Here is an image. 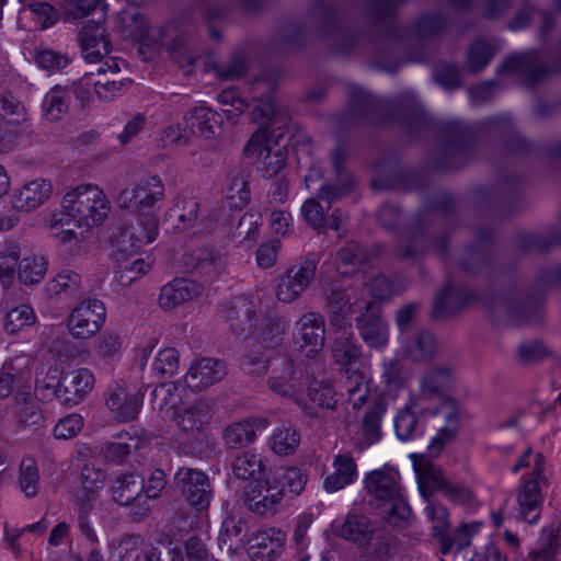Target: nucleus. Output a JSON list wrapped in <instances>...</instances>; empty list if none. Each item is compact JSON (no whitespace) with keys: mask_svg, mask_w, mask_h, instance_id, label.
<instances>
[{"mask_svg":"<svg viewBox=\"0 0 561 561\" xmlns=\"http://www.w3.org/2000/svg\"><path fill=\"white\" fill-rule=\"evenodd\" d=\"M307 382L308 376L301 364L289 357H278L271 362L267 387L274 394L298 403L301 387Z\"/></svg>","mask_w":561,"mask_h":561,"instance_id":"obj_10","label":"nucleus"},{"mask_svg":"<svg viewBox=\"0 0 561 561\" xmlns=\"http://www.w3.org/2000/svg\"><path fill=\"white\" fill-rule=\"evenodd\" d=\"M448 21L440 11L420 15L412 25L391 23L385 33L388 43L408 48L412 44L432 38L447 27Z\"/></svg>","mask_w":561,"mask_h":561,"instance_id":"obj_9","label":"nucleus"},{"mask_svg":"<svg viewBox=\"0 0 561 561\" xmlns=\"http://www.w3.org/2000/svg\"><path fill=\"white\" fill-rule=\"evenodd\" d=\"M53 193V184L47 179H35L15 187L10 195L13 210L31 213L44 205Z\"/></svg>","mask_w":561,"mask_h":561,"instance_id":"obj_19","label":"nucleus"},{"mask_svg":"<svg viewBox=\"0 0 561 561\" xmlns=\"http://www.w3.org/2000/svg\"><path fill=\"white\" fill-rule=\"evenodd\" d=\"M371 255L366 249L356 242H350L336 254L335 265L337 271L343 274H352L356 270H364L365 265L369 263Z\"/></svg>","mask_w":561,"mask_h":561,"instance_id":"obj_39","label":"nucleus"},{"mask_svg":"<svg viewBox=\"0 0 561 561\" xmlns=\"http://www.w3.org/2000/svg\"><path fill=\"white\" fill-rule=\"evenodd\" d=\"M327 301L332 312V322L336 324L352 312H362L368 300L362 296L356 297L354 289L333 285L327 295Z\"/></svg>","mask_w":561,"mask_h":561,"instance_id":"obj_28","label":"nucleus"},{"mask_svg":"<svg viewBox=\"0 0 561 561\" xmlns=\"http://www.w3.org/2000/svg\"><path fill=\"white\" fill-rule=\"evenodd\" d=\"M260 308L261 301L257 297L238 296L227 306L225 317L236 334L248 337L256 330Z\"/></svg>","mask_w":561,"mask_h":561,"instance_id":"obj_16","label":"nucleus"},{"mask_svg":"<svg viewBox=\"0 0 561 561\" xmlns=\"http://www.w3.org/2000/svg\"><path fill=\"white\" fill-rule=\"evenodd\" d=\"M523 469H528L529 472L517 494L519 517L531 525L539 519L540 505L543 501L541 488L547 485L545 457L527 448L512 471L517 473Z\"/></svg>","mask_w":561,"mask_h":561,"instance_id":"obj_5","label":"nucleus"},{"mask_svg":"<svg viewBox=\"0 0 561 561\" xmlns=\"http://www.w3.org/2000/svg\"><path fill=\"white\" fill-rule=\"evenodd\" d=\"M81 284L82 279L78 273L71 270H62L47 283L46 290L49 297L56 299L75 298L82 291Z\"/></svg>","mask_w":561,"mask_h":561,"instance_id":"obj_41","label":"nucleus"},{"mask_svg":"<svg viewBox=\"0 0 561 561\" xmlns=\"http://www.w3.org/2000/svg\"><path fill=\"white\" fill-rule=\"evenodd\" d=\"M0 116L10 125H19L26 121L24 105L10 92L0 96Z\"/></svg>","mask_w":561,"mask_h":561,"instance_id":"obj_60","label":"nucleus"},{"mask_svg":"<svg viewBox=\"0 0 561 561\" xmlns=\"http://www.w3.org/2000/svg\"><path fill=\"white\" fill-rule=\"evenodd\" d=\"M366 489L377 500L387 502L403 493L399 484V473L390 470H376L365 479Z\"/></svg>","mask_w":561,"mask_h":561,"instance_id":"obj_31","label":"nucleus"},{"mask_svg":"<svg viewBox=\"0 0 561 561\" xmlns=\"http://www.w3.org/2000/svg\"><path fill=\"white\" fill-rule=\"evenodd\" d=\"M69 93L59 85L50 89L44 96L42 111L44 117L49 122H56L68 112Z\"/></svg>","mask_w":561,"mask_h":561,"instance_id":"obj_44","label":"nucleus"},{"mask_svg":"<svg viewBox=\"0 0 561 561\" xmlns=\"http://www.w3.org/2000/svg\"><path fill=\"white\" fill-rule=\"evenodd\" d=\"M19 485L27 497H34L38 492L39 472L33 458H24L20 466Z\"/></svg>","mask_w":561,"mask_h":561,"instance_id":"obj_57","label":"nucleus"},{"mask_svg":"<svg viewBox=\"0 0 561 561\" xmlns=\"http://www.w3.org/2000/svg\"><path fill=\"white\" fill-rule=\"evenodd\" d=\"M344 158L345 154L341 148L335 149L331 156L333 168L339 176V184L321 185L317 197L308 198L300 208V214L308 226L320 232L327 230V218L319 199L324 201L329 209L333 203L347 195L354 187L353 178L342 173Z\"/></svg>","mask_w":561,"mask_h":561,"instance_id":"obj_7","label":"nucleus"},{"mask_svg":"<svg viewBox=\"0 0 561 561\" xmlns=\"http://www.w3.org/2000/svg\"><path fill=\"white\" fill-rule=\"evenodd\" d=\"M332 358L334 364L340 367L344 374L358 368L362 360V351L355 344L353 333L343 331L335 337L332 345Z\"/></svg>","mask_w":561,"mask_h":561,"instance_id":"obj_32","label":"nucleus"},{"mask_svg":"<svg viewBox=\"0 0 561 561\" xmlns=\"http://www.w3.org/2000/svg\"><path fill=\"white\" fill-rule=\"evenodd\" d=\"M307 401L299 399V407L304 410L305 414L309 417H317V409L334 410L337 403L336 392L333 386L327 380H312L308 381Z\"/></svg>","mask_w":561,"mask_h":561,"instance_id":"obj_27","label":"nucleus"},{"mask_svg":"<svg viewBox=\"0 0 561 561\" xmlns=\"http://www.w3.org/2000/svg\"><path fill=\"white\" fill-rule=\"evenodd\" d=\"M152 266V259L150 255L145 257H137L131 263H127L119 266V271H116V277L123 285H129L135 282L138 277L145 275L150 271Z\"/></svg>","mask_w":561,"mask_h":561,"instance_id":"obj_63","label":"nucleus"},{"mask_svg":"<svg viewBox=\"0 0 561 561\" xmlns=\"http://www.w3.org/2000/svg\"><path fill=\"white\" fill-rule=\"evenodd\" d=\"M99 8V18L88 21L79 34L82 55L88 62H98L111 51V42L101 24L105 16L104 7L100 0H70L66 4V15L75 20L87 18Z\"/></svg>","mask_w":561,"mask_h":561,"instance_id":"obj_6","label":"nucleus"},{"mask_svg":"<svg viewBox=\"0 0 561 561\" xmlns=\"http://www.w3.org/2000/svg\"><path fill=\"white\" fill-rule=\"evenodd\" d=\"M276 105L272 99H259L250 112L251 121L260 125L259 130L250 138L244 147V153L251 157L259 154L257 170L265 179L276 176L285 167L287 151L279 144L282 135H273L270 126L275 124Z\"/></svg>","mask_w":561,"mask_h":561,"instance_id":"obj_3","label":"nucleus"},{"mask_svg":"<svg viewBox=\"0 0 561 561\" xmlns=\"http://www.w3.org/2000/svg\"><path fill=\"white\" fill-rule=\"evenodd\" d=\"M308 476L297 467L279 468L250 481L243 490L244 504L259 515H275L306 488Z\"/></svg>","mask_w":561,"mask_h":561,"instance_id":"obj_2","label":"nucleus"},{"mask_svg":"<svg viewBox=\"0 0 561 561\" xmlns=\"http://www.w3.org/2000/svg\"><path fill=\"white\" fill-rule=\"evenodd\" d=\"M164 191L162 180L150 175L118 194L117 204L121 208H133L141 215L136 225L121 227L114 237L113 244L118 253L126 256L135 254L157 238L159 221L152 210L163 202Z\"/></svg>","mask_w":561,"mask_h":561,"instance_id":"obj_1","label":"nucleus"},{"mask_svg":"<svg viewBox=\"0 0 561 561\" xmlns=\"http://www.w3.org/2000/svg\"><path fill=\"white\" fill-rule=\"evenodd\" d=\"M270 422L265 417H247L229 423L222 431V443L227 448L238 449L252 444L259 433L266 430Z\"/></svg>","mask_w":561,"mask_h":561,"instance_id":"obj_24","label":"nucleus"},{"mask_svg":"<svg viewBox=\"0 0 561 561\" xmlns=\"http://www.w3.org/2000/svg\"><path fill=\"white\" fill-rule=\"evenodd\" d=\"M47 261L42 255H30L19 264L18 276L22 284L28 286L39 283L47 271Z\"/></svg>","mask_w":561,"mask_h":561,"instance_id":"obj_49","label":"nucleus"},{"mask_svg":"<svg viewBox=\"0 0 561 561\" xmlns=\"http://www.w3.org/2000/svg\"><path fill=\"white\" fill-rule=\"evenodd\" d=\"M387 411L383 401H376L365 413L363 421V433L368 446L379 442L381 438V420Z\"/></svg>","mask_w":561,"mask_h":561,"instance_id":"obj_47","label":"nucleus"},{"mask_svg":"<svg viewBox=\"0 0 561 561\" xmlns=\"http://www.w3.org/2000/svg\"><path fill=\"white\" fill-rule=\"evenodd\" d=\"M111 211V203L104 191L95 184H80L68 191L61 201V210L53 214V227L62 219L73 221L78 228L89 231L101 225Z\"/></svg>","mask_w":561,"mask_h":561,"instance_id":"obj_4","label":"nucleus"},{"mask_svg":"<svg viewBox=\"0 0 561 561\" xmlns=\"http://www.w3.org/2000/svg\"><path fill=\"white\" fill-rule=\"evenodd\" d=\"M385 503L387 506L383 508V517L388 524L401 526L410 518L412 512L403 493Z\"/></svg>","mask_w":561,"mask_h":561,"instance_id":"obj_64","label":"nucleus"},{"mask_svg":"<svg viewBox=\"0 0 561 561\" xmlns=\"http://www.w3.org/2000/svg\"><path fill=\"white\" fill-rule=\"evenodd\" d=\"M440 411H435V413L440 412L444 415L446 425L438 430L428 444V450L434 456L439 454L445 444L454 438L460 422L457 404L451 397L446 403H440Z\"/></svg>","mask_w":561,"mask_h":561,"instance_id":"obj_36","label":"nucleus"},{"mask_svg":"<svg viewBox=\"0 0 561 561\" xmlns=\"http://www.w3.org/2000/svg\"><path fill=\"white\" fill-rule=\"evenodd\" d=\"M286 535L279 528H267L250 539L248 557L251 561H274L284 550Z\"/></svg>","mask_w":561,"mask_h":561,"instance_id":"obj_25","label":"nucleus"},{"mask_svg":"<svg viewBox=\"0 0 561 561\" xmlns=\"http://www.w3.org/2000/svg\"><path fill=\"white\" fill-rule=\"evenodd\" d=\"M178 484L187 503L197 511L207 508L213 500V490L207 474L193 468H181L175 474Z\"/></svg>","mask_w":561,"mask_h":561,"instance_id":"obj_17","label":"nucleus"},{"mask_svg":"<svg viewBox=\"0 0 561 561\" xmlns=\"http://www.w3.org/2000/svg\"><path fill=\"white\" fill-rule=\"evenodd\" d=\"M436 350L434 335L431 332L422 331L407 344V353L413 360L431 358Z\"/></svg>","mask_w":561,"mask_h":561,"instance_id":"obj_56","label":"nucleus"},{"mask_svg":"<svg viewBox=\"0 0 561 561\" xmlns=\"http://www.w3.org/2000/svg\"><path fill=\"white\" fill-rule=\"evenodd\" d=\"M144 490V479L137 473L118 476L112 485L113 499L121 505H128L140 497Z\"/></svg>","mask_w":561,"mask_h":561,"instance_id":"obj_42","label":"nucleus"},{"mask_svg":"<svg viewBox=\"0 0 561 561\" xmlns=\"http://www.w3.org/2000/svg\"><path fill=\"white\" fill-rule=\"evenodd\" d=\"M427 493L430 492L425 491V495H423L427 503L424 511L428 522L432 524V535H446L450 528L448 511L442 503L431 500Z\"/></svg>","mask_w":561,"mask_h":561,"instance_id":"obj_52","label":"nucleus"},{"mask_svg":"<svg viewBox=\"0 0 561 561\" xmlns=\"http://www.w3.org/2000/svg\"><path fill=\"white\" fill-rule=\"evenodd\" d=\"M224 193L230 207L243 208L250 201L248 173L241 169L230 171L226 179Z\"/></svg>","mask_w":561,"mask_h":561,"instance_id":"obj_38","label":"nucleus"},{"mask_svg":"<svg viewBox=\"0 0 561 561\" xmlns=\"http://www.w3.org/2000/svg\"><path fill=\"white\" fill-rule=\"evenodd\" d=\"M559 543L553 528H543L537 546L527 554V561H556Z\"/></svg>","mask_w":561,"mask_h":561,"instance_id":"obj_54","label":"nucleus"},{"mask_svg":"<svg viewBox=\"0 0 561 561\" xmlns=\"http://www.w3.org/2000/svg\"><path fill=\"white\" fill-rule=\"evenodd\" d=\"M232 472L240 480H254L265 476V466L260 455L252 450L239 454L232 461Z\"/></svg>","mask_w":561,"mask_h":561,"instance_id":"obj_43","label":"nucleus"},{"mask_svg":"<svg viewBox=\"0 0 561 561\" xmlns=\"http://www.w3.org/2000/svg\"><path fill=\"white\" fill-rule=\"evenodd\" d=\"M317 272V262L312 259L302 260L282 274L275 285V296L283 304L297 300L309 287Z\"/></svg>","mask_w":561,"mask_h":561,"instance_id":"obj_13","label":"nucleus"},{"mask_svg":"<svg viewBox=\"0 0 561 561\" xmlns=\"http://www.w3.org/2000/svg\"><path fill=\"white\" fill-rule=\"evenodd\" d=\"M424 408L419 401L412 399L402 408L394 417V431L397 437L402 442L415 439L423 434V426L417 415Z\"/></svg>","mask_w":561,"mask_h":561,"instance_id":"obj_34","label":"nucleus"},{"mask_svg":"<svg viewBox=\"0 0 561 561\" xmlns=\"http://www.w3.org/2000/svg\"><path fill=\"white\" fill-rule=\"evenodd\" d=\"M142 541L139 536L126 535L111 547V556L114 561H138L140 557Z\"/></svg>","mask_w":561,"mask_h":561,"instance_id":"obj_55","label":"nucleus"},{"mask_svg":"<svg viewBox=\"0 0 561 561\" xmlns=\"http://www.w3.org/2000/svg\"><path fill=\"white\" fill-rule=\"evenodd\" d=\"M477 299L472 290L448 283L434 299V316H447Z\"/></svg>","mask_w":561,"mask_h":561,"instance_id":"obj_29","label":"nucleus"},{"mask_svg":"<svg viewBox=\"0 0 561 561\" xmlns=\"http://www.w3.org/2000/svg\"><path fill=\"white\" fill-rule=\"evenodd\" d=\"M332 467L334 471L323 482L324 490L329 493L344 489L358 477L356 462L350 454H337L333 458Z\"/></svg>","mask_w":561,"mask_h":561,"instance_id":"obj_33","label":"nucleus"},{"mask_svg":"<svg viewBox=\"0 0 561 561\" xmlns=\"http://www.w3.org/2000/svg\"><path fill=\"white\" fill-rule=\"evenodd\" d=\"M495 54L494 46L482 38L474 39L467 53L466 65L469 71L478 72L484 69Z\"/></svg>","mask_w":561,"mask_h":561,"instance_id":"obj_48","label":"nucleus"},{"mask_svg":"<svg viewBox=\"0 0 561 561\" xmlns=\"http://www.w3.org/2000/svg\"><path fill=\"white\" fill-rule=\"evenodd\" d=\"M36 322V314L32 307L20 305L8 311L4 318V330L8 334L15 335Z\"/></svg>","mask_w":561,"mask_h":561,"instance_id":"obj_51","label":"nucleus"},{"mask_svg":"<svg viewBox=\"0 0 561 561\" xmlns=\"http://www.w3.org/2000/svg\"><path fill=\"white\" fill-rule=\"evenodd\" d=\"M217 100L219 103L224 105H229V108L222 110L220 114L231 122L236 123L240 115L249 107V104L244 99L240 96V93L237 89H227L218 94Z\"/></svg>","mask_w":561,"mask_h":561,"instance_id":"obj_59","label":"nucleus"},{"mask_svg":"<svg viewBox=\"0 0 561 561\" xmlns=\"http://www.w3.org/2000/svg\"><path fill=\"white\" fill-rule=\"evenodd\" d=\"M445 133L450 137L451 156H460L465 149L471 127L459 119H449L444 124Z\"/></svg>","mask_w":561,"mask_h":561,"instance_id":"obj_61","label":"nucleus"},{"mask_svg":"<svg viewBox=\"0 0 561 561\" xmlns=\"http://www.w3.org/2000/svg\"><path fill=\"white\" fill-rule=\"evenodd\" d=\"M227 376L225 362L213 357L194 360L184 376L186 386L195 391H202L221 381Z\"/></svg>","mask_w":561,"mask_h":561,"instance_id":"obj_20","label":"nucleus"},{"mask_svg":"<svg viewBox=\"0 0 561 561\" xmlns=\"http://www.w3.org/2000/svg\"><path fill=\"white\" fill-rule=\"evenodd\" d=\"M483 304L491 317L499 323L518 327L535 320L539 316L540 305L533 298H522L515 289L486 297Z\"/></svg>","mask_w":561,"mask_h":561,"instance_id":"obj_8","label":"nucleus"},{"mask_svg":"<svg viewBox=\"0 0 561 561\" xmlns=\"http://www.w3.org/2000/svg\"><path fill=\"white\" fill-rule=\"evenodd\" d=\"M325 322L319 312L304 313L295 324V340L301 348H309V353L317 354L324 346Z\"/></svg>","mask_w":561,"mask_h":561,"instance_id":"obj_23","label":"nucleus"},{"mask_svg":"<svg viewBox=\"0 0 561 561\" xmlns=\"http://www.w3.org/2000/svg\"><path fill=\"white\" fill-rule=\"evenodd\" d=\"M286 330L287 325L284 319L278 317L265 318L262 322L259 339L266 347H273L280 343Z\"/></svg>","mask_w":561,"mask_h":561,"instance_id":"obj_62","label":"nucleus"},{"mask_svg":"<svg viewBox=\"0 0 561 561\" xmlns=\"http://www.w3.org/2000/svg\"><path fill=\"white\" fill-rule=\"evenodd\" d=\"M345 375L343 387L347 396V401L354 409H359L366 402L369 389L364 375L358 368L352 369Z\"/></svg>","mask_w":561,"mask_h":561,"instance_id":"obj_46","label":"nucleus"},{"mask_svg":"<svg viewBox=\"0 0 561 561\" xmlns=\"http://www.w3.org/2000/svg\"><path fill=\"white\" fill-rule=\"evenodd\" d=\"M94 382V375L88 368H79L62 378L65 390L69 393L77 394L79 398L88 394L92 390Z\"/></svg>","mask_w":561,"mask_h":561,"instance_id":"obj_53","label":"nucleus"},{"mask_svg":"<svg viewBox=\"0 0 561 561\" xmlns=\"http://www.w3.org/2000/svg\"><path fill=\"white\" fill-rule=\"evenodd\" d=\"M167 216L174 221L173 228L179 232L191 231L192 234H202L211 230V222L201 216L199 203L194 197H175Z\"/></svg>","mask_w":561,"mask_h":561,"instance_id":"obj_14","label":"nucleus"},{"mask_svg":"<svg viewBox=\"0 0 561 561\" xmlns=\"http://www.w3.org/2000/svg\"><path fill=\"white\" fill-rule=\"evenodd\" d=\"M179 352L175 348H162L152 363V371L159 378L172 377L179 370Z\"/></svg>","mask_w":561,"mask_h":561,"instance_id":"obj_58","label":"nucleus"},{"mask_svg":"<svg viewBox=\"0 0 561 561\" xmlns=\"http://www.w3.org/2000/svg\"><path fill=\"white\" fill-rule=\"evenodd\" d=\"M201 289V286L193 280L175 278L161 288L159 296L160 307L164 310H171L198 296Z\"/></svg>","mask_w":561,"mask_h":561,"instance_id":"obj_30","label":"nucleus"},{"mask_svg":"<svg viewBox=\"0 0 561 561\" xmlns=\"http://www.w3.org/2000/svg\"><path fill=\"white\" fill-rule=\"evenodd\" d=\"M144 402V393L128 391L122 383L114 382L108 387L106 405L119 422L134 421Z\"/></svg>","mask_w":561,"mask_h":561,"instance_id":"obj_21","label":"nucleus"},{"mask_svg":"<svg viewBox=\"0 0 561 561\" xmlns=\"http://www.w3.org/2000/svg\"><path fill=\"white\" fill-rule=\"evenodd\" d=\"M335 534L358 545L367 543L375 528L370 519L364 515L350 514L341 525H335Z\"/></svg>","mask_w":561,"mask_h":561,"instance_id":"obj_37","label":"nucleus"},{"mask_svg":"<svg viewBox=\"0 0 561 561\" xmlns=\"http://www.w3.org/2000/svg\"><path fill=\"white\" fill-rule=\"evenodd\" d=\"M190 263L187 267L196 270L210 279L218 277L225 270L226 257L214 247H204L194 250L187 256Z\"/></svg>","mask_w":561,"mask_h":561,"instance_id":"obj_35","label":"nucleus"},{"mask_svg":"<svg viewBox=\"0 0 561 561\" xmlns=\"http://www.w3.org/2000/svg\"><path fill=\"white\" fill-rule=\"evenodd\" d=\"M146 439L137 434L130 432H121L115 436V440L108 443L105 450V459L121 463L128 455L139 449L145 444Z\"/></svg>","mask_w":561,"mask_h":561,"instance_id":"obj_40","label":"nucleus"},{"mask_svg":"<svg viewBox=\"0 0 561 561\" xmlns=\"http://www.w3.org/2000/svg\"><path fill=\"white\" fill-rule=\"evenodd\" d=\"M455 376L450 368L436 366L425 370L419 379V392L414 398L421 402L446 403L451 397Z\"/></svg>","mask_w":561,"mask_h":561,"instance_id":"obj_15","label":"nucleus"},{"mask_svg":"<svg viewBox=\"0 0 561 561\" xmlns=\"http://www.w3.org/2000/svg\"><path fill=\"white\" fill-rule=\"evenodd\" d=\"M415 471L422 495H425V491H439L445 497L456 504H468L473 497L467 486L451 482L439 467L431 462L416 466Z\"/></svg>","mask_w":561,"mask_h":561,"instance_id":"obj_12","label":"nucleus"},{"mask_svg":"<svg viewBox=\"0 0 561 561\" xmlns=\"http://www.w3.org/2000/svg\"><path fill=\"white\" fill-rule=\"evenodd\" d=\"M299 443L300 434L291 426L277 427L270 437L272 450L279 456L293 454L299 446Z\"/></svg>","mask_w":561,"mask_h":561,"instance_id":"obj_50","label":"nucleus"},{"mask_svg":"<svg viewBox=\"0 0 561 561\" xmlns=\"http://www.w3.org/2000/svg\"><path fill=\"white\" fill-rule=\"evenodd\" d=\"M356 319V325L364 342L374 348L383 347L388 342V325L379 313V307L375 301H366Z\"/></svg>","mask_w":561,"mask_h":561,"instance_id":"obj_22","label":"nucleus"},{"mask_svg":"<svg viewBox=\"0 0 561 561\" xmlns=\"http://www.w3.org/2000/svg\"><path fill=\"white\" fill-rule=\"evenodd\" d=\"M214 407L205 400L172 411V419L181 434L197 438L210 424Z\"/></svg>","mask_w":561,"mask_h":561,"instance_id":"obj_18","label":"nucleus"},{"mask_svg":"<svg viewBox=\"0 0 561 561\" xmlns=\"http://www.w3.org/2000/svg\"><path fill=\"white\" fill-rule=\"evenodd\" d=\"M226 119L219 112L206 106H196L184 116V124L192 135H199L206 139L220 133L222 121Z\"/></svg>","mask_w":561,"mask_h":561,"instance_id":"obj_26","label":"nucleus"},{"mask_svg":"<svg viewBox=\"0 0 561 561\" xmlns=\"http://www.w3.org/2000/svg\"><path fill=\"white\" fill-rule=\"evenodd\" d=\"M106 319V308L99 299H87L79 302L67 318L69 334L76 340H88L94 336Z\"/></svg>","mask_w":561,"mask_h":561,"instance_id":"obj_11","label":"nucleus"},{"mask_svg":"<svg viewBox=\"0 0 561 561\" xmlns=\"http://www.w3.org/2000/svg\"><path fill=\"white\" fill-rule=\"evenodd\" d=\"M16 402V419L19 424L24 427H30L41 423L43 416L42 412L33 399L31 387L27 390L15 394Z\"/></svg>","mask_w":561,"mask_h":561,"instance_id":"obj_45","label":"nucleus"}]
</instances>
